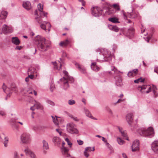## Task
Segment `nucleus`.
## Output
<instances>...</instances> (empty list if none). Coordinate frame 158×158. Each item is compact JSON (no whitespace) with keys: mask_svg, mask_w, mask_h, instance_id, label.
<instances>
[{"mask_svg":"<svg viewBox=\"0 0 158 158\" xmlns=\"http://www.w3.org/2000/svg\"><path fill=\"white\" fill-rule=\"evenodd\" d=\"M35 40L38 42V48L40 51L45 52L49 49L50 45L46 41L44 38L38 36L36 37Z\"/></svg>","mask_w":158,"mask_h":158,"instance_id":"f257e3e1","label":"nucleus"},{"mask_svg":"<svg viewBox=\"0 0 158 158\" xmlns=\"http://www.w3.org/2000/svg\"><path fill=\"white\" fill-rule=\"evenodd\" d=\"M139 133L140 135L145 137H152L154 135V129L151 127H149L147 129H142Z\"/></svg>","mask_w":158,"mask_h":158,"instance_id":"f03ea898","label":"nucleus"},{"mask_svg":"<svg viewBox=\"0 0 158 158\" xmlns=\"http://www.w3.org/2000/svg\"><path fill=\"white\" fill-rule=\"evenodd\" d=\"M63 73L65 75L63 79H60V80L63 81L64 85V88L67 89L68 87V83H72L74 81V79L72 77L68 75V73L65 71H63Z\"/></svg>","mask_w":158,"mask_h":158,"instance_id":"7ed1b4c3","label":"nucleus"},{"mask_svg":"<svg viewBox=\"0 0 158 158\" xmlns=\"http://www.w3.org/2000/svg\"><path fill=\"white\" fill-rule=\"evenodd\" d=\"M97 51H100L102 53V55L104 56L105 61H109L111 60L110 57L111 56L110 52L107 49H101L98 48L97 50Z\"/></svg>","mask_w":158,"mask_h":158,"instance_id":"20e7f679","label":"nucleus"},{"mask_svg":"<svg viewBox=\"0 0 158 158\" xmlns=\"http://www.w3.org/2000/svg\"><path fill=\"white\" fill-rule=\"evenodd\" d=\"M20 139L23 143L26 144H28L31 141L30 135L28 133H23L21 136Z\"/></svg>","mask_w":158,"mask_h":158,"instance_id":"39448f33","label":"nucleus"},{"mask_svg":"<svg viewBox=\"0 0 158 158\" xmlns=\"http://www.w3.org/2000/svg\"><path fill=\"white\" fill-rule=\"evenodd\" d=\"M75 127V125L73 123H69L67 125V130L71 134H77L78 131Z\"/></svg>","mask_w":158,"mask_h":158,"instance_id":"423d86ee","label":"nucleus"},{"mask_svg":"<svg viewBox=\"0 0 158 158\" xmlns=\"http://www.w3.org/2000/svg\"><path fill=\"white\" fill-rule=\"evenodd\" d=\"M67 56V54L66 52H63L62 56V59H60V60L61 62L60 61H58L57 62H55L52 63L54 65V68H55V69L58 70H60L61 69L62 63L63 62V58L64 57H66Z\"/></svg>","mask_w":158,"mask_h":158,"instance_id":"0eeeda50","label":"nucleus"},{"mask_svg":"<svg viewBox=\"0 0 158 158\" xmlns=\"http://www.w3.org/2000/svg\"><path fill=\"white\" fill-rule=\"evenodd\" d=\"M141 26L142 27L141 28V29L142 33H143L146 31V34H145L144 35H149V36L147 38V42H148L150 39L151 38V37L152 35L154 29V28H152L151 29H147L146 30L145 28H144L143 25L142 24Z\"/></svg>","mask_w":158,"mask_h":158,"instance_id":"6e6552de","label":"nucleus"},{"mask_svg":"<svg viewBox=\"0 0 158 158\" xmlns=\"http://www.w3.org/2000/svg\"><path fill=\"white\" fill-rule=\"evenodd\" d=\"M41 20H39L38 22L40 24V26L41 28L47 31L46 30H48L49 32L50 30V27L51 26L50 23L47 21H40Z\"/></svg>","mask_w":158,"mask_h":158,"instance_id":"1a4fd4ad","label":"nucleus"},{"mask_svg":"<svg viewBox=\"0 0 158 158\" xmlns=\"http://www.w3.org/2000/svg\"><path fill=\"white\" fill-rule=\"evenodd\" d=\"M138 89L142 93L148 94L152 90V87L149 85H143L138 87Z\"/></svg>","mask_w":158,"mask_h":158,"instance_id":"9d476101","label":"nucleus"},{"mask_svg":"<svg viewBox=\"0 0 158 158\" xmlns=\"http://www.w3.org/2000/svg\"><path fill=\"white\" fill-rule=\"evenodd\" d=\"M91 10L92 15L96 17L100 16L103 11V10H101L99 8L96 7H92Z\"/></svg>","mask_w":158,"mask_h":158,"instance_id":"9b49d317","label":"nucleus"},{"mask_svg":"<svg viewBox=\"0 0 158 158\" xmlns=\"http://www.w3.org/2000/svg\"><path fill=\"white\" fill-rule=\"evenodd\" d=\"M13 31V30L10 27L8 26H7L4 25L1 30L0 29V34H2V33L4 34L9 33H11Z\"/></svg>","mask_w":158,"mask_h":158,"instance_id":"f8f14e48","label":"nucleus"},{"mask_svg":"<svg viewBox=\"0 0 158 158\" xmlns=\"http://www.w3.org/2000/svg\"><path fill=\"white\" fill-rule=\"evenodd\" d=\"M33 102L34 105L33 106H32L31 107L30 109L31 110H35V107L37 109L42 110L43 109V106L39 102L34 100L33 101Z\"/></svg>","mask_w":158,"mask_h":158,"instance_id":"ddd939ff","label":"nucleus"},{"mask_svg":"<svg viewBox=\"0 0 158 158\" xmlns=\"http://www.w3.org/2000/svg\"><path fill=\"white\" fill-rule=\"evenodd\" d=\"M24 152L27 155H29L31 158H36L34 153L28 147H27L24 150Z\"/></svg>","mask_w":158,"mask_h":158,"instance_id":"4468645a","label":"nucleus"},{"mask_svg":"<svg viewBox=\"0 0 158 158\" xmlns=\"http://www.w3.org/2000/svg\"><path fill=\"white\" fill-rule=\"evenodd\" d=\"M52 117L54 123L56 125L60 124L63 122L62 119L60 117L56 116H52Z\"/></svg>","mask_w":158,"mask_h":158,"instance_id":"2eb2a0df","label":"nucleus"},{"mask_svg":"<svg viewBox=\"0 0 158 158\" xmlns=\"http://www.w3.org/2000/svg\"><path fill=\"white\" fill-rule=\"evenodd\" d=\"M139 142L138 140L134 141L132 146V149L133 152L138 151L139 149Z\"/></svg>","mask_w":158,"mask_h":158,"instance_id":"dca6fc26","label":"nucleus"},{"mask_svg":"<svg viewBox=\"0 0 158 158\" xmlns=\"http://www.w3.org/2000/svg\"><path fill=\"white\" fill-rule=\"evenodd\" d=\"M0 139L1 141H3L4 146L7 147L9 141L8 138L3 133H2L0 134Z\"/></svg>","mask_w":158,"mask_h":158,"instance_id":"f3484780","label":"nucleus"},{"mask_svg":"<svg viewBox=\"0 0 158 158\" xmlns=\"http://www.w3.org/2000/svg\"><path fill=\"white\" fill-rule=\"evenodd\" d=\"M133 114L132 113H128L126 117V120L130 125H131L133 122Z\"/></svg>","mask_w":158,"mask_h":158,"instance_id":"a211bd4d","label":"nucleus"},{"mask_svg":"<svg viewBox=\"0 0 158 158\" xmlns=\"http://www.w3.org/2000/svg\"><path fill=\"white\" fill-rule=\"evenodd\" d=\"M95 150L94 147L92 148L88 147L85 148V150L84 152V155L86 157H88L89 156V152L91 151H94Z\"/></svg>","mask_w":158,"mask_h":158,"instance_id":"6ab92c4d","label":"nucleus"},{"mask_svg":"<svg viewBox=\"0 0 158 158\" xmlns=\"http://www.w3.org/2000/svg\"><path fill=\"white\" fill-rule=\"evenodd\" d=\"M114 78L115 80V83L117 85L121 86L123 85L122 79L120 75H118L115 76Z\"/></svg>","mask_w":158,"mask_h":158,"instance_id":"aec40b11","label":"nucleus"},{"mask_svg":"<svg viewBox=\"0 0 158 158\" xmlns=\"http://www.w3.org/2000/svg\"><path fill=\"white\" fill-rule=\"evenodd\" d=\"M134 33V29L133 28H131L128 29L125 32L126 36L129 37L130 38L132 37Z\"/></svg>","mask_w":158,"mask_h":158,"instance_id":"412c9836","label":"nucleus"},{"mask_svg":"<svg viewBox=\"0 0 158 158\" xmlns=\"http://www.w3.org/2000/svg\"><path fill=\"white\" fill-rule=\"evenodd\" d=\"M152 148L154 152L158 153V141H155L152 143Z\"/></svg>","mask_w":158,"mask_h":158,"instance_id":"4be33fe9","label":"nucleus"},{"mask_svg":"<svg viewBox=\"0 0 158 158\" xmlns=\"http://www.w3.org/2000/svg\"><path fill=\"white\" fill-rule=\"evenodd\" d=\"M20 150L15 151L13 153V158H21L20 156H23L24 155L23 153H20Z\"/></svg>","mask_w":158,"mask_h":158,"instance_id":"5701e85b","label":"nucleus"},{"mask_svg":"<svg viewBox=\"0 0 158 158\" xmlns=\"http://www.w3.org/2000/svg\"><path fill=\"white\" fill-rule=\"evenodd\" d=\"M131 12L128 13L127 17L131 19H134L137 16V14L134 11V9L131 8Z\"/></svg>","mask_w":158,"mask_h":158,"instance_id":"b1692460","label":"nucleus"},{"mask_svg":"<svg viewBox=\"0 0 158 158\" xmlns=\"http://www.w3.org/2000/svg\"><path fill=\"white\" fill-rule=\"evenodd\" d=\"M23 6L24 8L27 10H30L31 8V4L30 2L28 1L23 2Z\"/></svg>","mask_w":158,"mask_h":158,"instance_id":"393cba45","label":"nucleus"},{"mask_svg":"<svg viewBox=\"0 0 158 158\" xmlns=\"http://www.w3.org/2000/svg\"><path fill=\"white\" fill-rule=\"evenodd\" d=\"M138 69H135L129 72L128 73L127 75L129 77H132L136 75L138 73Z\"/></svg>","mask_w":158,"mask_h":158,"instance_id":"a878e982","label":"nucleus"},{"mask_svg":"<svg viewBox=\"0 0 158 158\" xmlns=\"http://www.w3.org/2000/svg\"><path fill=\"white\" fill-rule=\"evenodd\" d=\"M76 65L80 71L82 73H86V70L85 68L82 65H81L78 63L76 64Z\"/></svg>","mask_w":158,"mask_h":158,"instance_id":"bb28decb","label":"nucleus"},{"mask_svg":"<svg viewBox=\"0 0 158 158\" xmlns=\"http://www.w3.org/2000/svg\"><path fill=\"white\" fill-rule=\"evenodd\" d=\"M11 42L14 44L15 45H19L20 43V41L17 37H13L11 38Z\"/></svg>","mask_w":158,"mask_h":158,"instance_id":"cd10ccee","label":"nucleus"},{"mask_svg":"<svg viewBox=\"0 0 158 158\" xmlns=\"http://www.w3.org/2000/svg\"><path fill=\"white\" fill-rule=\"evenodd\" d=\"M36 71L35 68L33 66H31L28 69L27 74H34L36 73Z\"/></svg>","mask_w":158,"mask_h":158,"instance_id":"c85d7f7f","label":"nucleus"},{"mask_svg":"<svg viewBox=\"0 0 158 158\" xmlns=\"http://www.w3.org/2000/svg\"><path fill=\"white\" fill-rule=\"evenodd\" d=\"M84 110L85 113V114L89 118L94 119H97L96 118H95L92 116L91 113H90V112H89L88 110L87 109L85 108H84Z\"/></svg>","mask_w":158,"mask_h":158,"instance_id":"c756f323","label":"nucleus"},{"mask_svg":"<svg viewBox=\"0 0 158 158\" xmlns=\"http://www.w3.org/2000/svg\"><path fill=\"white\" fill-rule=\"evenodd\" d=\"M111 6L107 3H106L105 5H104L103 8L105 9L108 10V11H106L105 12V14L106 15H109L110 14V12L109 10V9Z\"/></svg>","mask_w":158,"mask_h":158,"instance_id":"7c9ffc66","label":"nucleus"},{"mask_svg":"<svg viewBox=\"0 0 158 158\" xmlns=\"http://www.w3.org/2000/svg\"><path fill=\"white\" fill-rule=\"evenodd\" d=\"M53 141L55 144L56 145H59L60 143V139L58 137L55 136L53 138Z\"/></svg>","mask_w":158,"mask_h":158,"instance_id":"2f4dec72","label":"nucleus"},{"mask_svg":"<svg viewBox=\"0 0 158 158\" xmlns=\"http://www.w3.org/2000/svg\"><path fill=\"white\" fill-rule=\"evenodd\" d=\"M61 149L63 154L65 155L67 157L69 156V155L68 153L69 150L67 148L63 147L61 148Z\"/></svg>","mask_w":158,"mask_h":158,"instance_id":"473e14b6","label":"nucleus"},{"mask_svg":"<svg viewBox=\"0 0 158 158\" xmlns=\"http://www.w3.org/2000/svg\"><path fill=\"white\" fill-rule=\"evenodd\" d=\"M91 68L94 71H98L99 69V68L96 64V63H93L91 65Z\"/></svg>","mask_w":158,"mask_h":158,"instance_id":"72a5a7b5","label":"nucleus"},{"mask_svg":"<svg viewBox=\"0 0 158 158\" xmlns=\"http://www.w3.org/2000/svg\"><path fill=\"white\" fill-rule=\"evenodd\" d=\"M8 13L6 11H2L1 12V15H0V19H5L6 18Z\"/></svg>","mask_w":158,"mask_h":158,"instance_id":"f704fd0d","label":"nucleus"},{"mask_svg":"<svg viewBox=\"0 0 158 158\" xmlns=\"http://www.w3.org/2000/svg\"><path fill=\"white\" fill-rule=\"evenodd\" d=\"M108 27L110 29L116 32H117L119 30V29L116 26H113L112 25H109Z\"/></svg>","mask_w":158,"mask_h":158,"instance_id":"c9c22d12","label":"nucleus"},{"mask_svg":"<svg viewBox=\"0 0 158 158\" xmlns=\"http://www.w3.org/2000/svg\"><path fill=\"white\" fill-rule=\"evenodd\" d=\"M118 129L119 131L121 133L122 136L123 137H126L127 136V133L125 131H124L122 128L120 127H118Z\"/></svg>","mask_w":158,"mask_h":158,"instance_id":"e433bc0d","label":"nucleus"},{"mask_svg":"<svg viewBox=\"0 0 158 158\" xmlns=\"http://www.w3.org/2000/svg\"><path fill=\"white\" fill-rule=\"evenodd\" d=\"M69 43V41L68 40H66L64 41L61 42L60 43V45L61 46L65 47L67 46Z\"/></svg>","mask_w":158,"mask_h":158,"instance_id":"4c0bfd02","label":"nucleus"},{"mask_svg":"<svg viewBox=\"0 0 158 158\" xmlns=\"http://www.w3.org/2000/svg\"><path fill=\"white\" fill-rule=\"evenodd\" d=\"M43 148L44 149H48L49 147L48 143L45 140H43Z\"/></svg>","mask_w":158,"mask_h":158,"instance_id":"58836bf2","label":"nucleus"},{"mask_svg":"<svg viewBox=\"0 0 158 158\" xmlns=\"http://www.w3.org/2000/svg\"><path fill=\"white\" fill-rule=\"evenodd\" d=\"M117 141L118 143L120 145H123L125 143V141L119 137L117 138Z\"/></svg>","mask_w":158,"mask_h":158,"instance_id":"ea45409f","label":"nucleus"},{"mask_svg":"<svg viewBox=\"0 0 158 158\" xmlns=\"http://www.w3.org/2000/svg\"><path fill=\"white\" fill-rule=\"evenodd\" d=\"M152 89L154 94L155 97H156L158 96V94L156 92V87L154 85H152Z\"/></svg>","mask_w":158,"mask_h":158,"instance_id":"a19ab883","label":"nucleus"},{"mask_svg":"<svg viewBox=\"0 0 158 158\" xmlns=\"http://www.w3.org/2000/svg\"><path fill=\"white\" fill-rule=\"evenodd\" d=\"M28 93L29 94H33L34 93V94L36 96L37 94V92L35 90H32V89H30L27 91Z\"/></svg>","mask_w":158,"mask_h":158,"instance_id":"79ce46f5","label":"nucleus"},{"mask_svg":"<svg viewBox=\"0 0 158 158\" xmlns=\"http://www.w3.org/2000/svg\"><path fill=\"white\" fill-rule=\"evenodd\" d=\"M144 79H143L142 78H139L136 80H135L134 81V82L136 83H138L139 82H144Z\"/></svg>","mask_w":158,"mask_h":158,"instance_id":"37998d69","label":"nucleus"},{"mask_svg":"<svg viewBox=\"0 0 158 158\" xmlns=\"http://www.w3.org/2000/svg\"><path fill=\"white\" fill-rule=\"evenodd\" d=\"M11 90L13 91L16 92L17 91V89L16 88V87L15 85L14 84H12L11 86Z\"/></svg>","mask_w":158,"mask_h":158,"instance_id":"c03bdc74","label":"nucleus"},{"mask_svg":"<svg viewBox=\"0 0 158 158\" xmlns=\"http://www.w3.org/2000/svg\"><path fill=\"white\" fill-rule=\"evenodd\" d=\"M65 140L67 142L68 145L70 147H71L72 145V143L70 141L68 138H65Z\"/></svg>","mask_w":158,"mask_h":158,"instance_id":"a18cd8bd","label":"nucleus"},{"mask_svg":"<svg viewBox=\"0 0 158 158\" xmlns=\"http://www.w3.org/2000/svg\"><path fill=\"white\" fill-rule=\"evenodd\" d=\"M38 8L39 11L41 12L42 11L43 9V6H42L40 3H39L38 5Z\"/></svg>","mask_w":158,"mask_h":158,"instance_id":"49530a36","label":"nucleus"},{"mask_svg":"<svg viewBox=\"0 0 158 158\" xmlns=\"http://www.w3.org/2000/svg\"><path fill=\"white\" fill-rule=\"evenodd\" d=\"M2 89L6 93L8 91V90H9L10 89L9 88H7L6 86L4 84L2 86Z\"/></svg>","mask_w":158,"mask_h":158,"instance_id":"de8ad7c7","label":"nucleus"},{"mask_svg":"<svg viewBox=\"0 0 158 158\" xmlns=\"http://www.w3.org/2000/svg\"><path fill=\"white\" fill-rule=\"evenodd\" d=\"M69 116L75 121H79V120L77 118V117L74 116L70 114L69 115Z\"/></svg>","mask_w":158,"mask_h":158,"instance_id":"09e8293b","label":"nucleus"},{"mask_svg":"<svg viewBox=\"0 0 158 158\" xmlns=\"http://www.w3.org/2000/svg\"><path fill=\"white\" fill-rule=\"evenodd\" d=\"M28 77L31 79H33L36 78V77L35 76V75L34 74H28Z\"/></svg>","mask_w":158,"mask_h":158,"instance_id":"8fccbe9b","label":"nucleus"},{"mask_svg":"<svg viewBox=\"0 0 158 158\" xmlns=\"http://www.w3.org/2000/svg\"><path fill=\"white\" fill-rule=\"evenodd\" d=\"M55 89L54 84L52 83L50 86V90L51 91H52Z\"/></svg>","mask_w":158,"mask_h":158,"instance_id":"3c124183","label":"nucleus"},{"mask_svg":"<svg viewBox=\"0 0 158 158\" xmlns=\"http://www.w3.org/2000/svg\"><path fill=\"white\" fill-rule=\"evenodd\" d=\"M112 6L114 7V8L115 9L117 10H119L120 8L119 7V6L117 4H113Z\"/></svg>","mask_w":158,"mask_h":158,"instance_id":"603ef678","label":"nucleus"},{"mask_svg":"<svg viewBox=\"0 0 158 158\" xmlns=\"http://www.w3.org/2000/svg\"><path fill=\"white\" fill-rule=\"evenodd\" d=\"M111 70L112 71H114L115 73H117L118 72L117 69L114 66L112 67Z\"/></svg>","mask_w":158,"mask_h":158,"instance_id":"864d4df0","label":"nucleus"},{"mask_svg":"<svg viewBox=\"0 0 158 158\" xmlns=\"http://www.w3.org/2000/svg\"><path fill=\"white\" fill-rule=\"evenodd\" d=\"M68 103L69 105H72L74 104L75 102L73 100H69L68 101Z\"/></svg>","mask_w":158,"mask_h":158,"instance_id":"5fc2aeb1","label":"nucleus"},{"mask_svg":"<svg viewBox=\"0 0 158 158\" xmlns=\"http://www.w3.org/2000/svg\"><path fill=\"white\" fill-rule=\"evenodd\" d=\"M0 115L2 116H4L6 114L3 111L0 110Z\"/></svg>","mask_w":158,"mask_h":158,"instance_id":"6e6d98bb","label":"nucleus"},{"mask_svg":"<svg viewBox=\"0 0 158 158\" xmlns=\"http://www.w3.org/2000/svg\"><path fill=\"white\" fill-rule=\"evenodd\" d=\"M47 102L49 104L51 105L52 106H53L55 105V103L54 102H52V101H48Z\"/></svg>","mask_w":158,"mask_h":158,"instance_id":"4d7b16f0","label":"nucleus"},{"mask_svg":"<svg viewBox=\"0 0 158 158\" xmlns=\"http://www.w3.org/2000/svg\"><path fill=\"white\" fill-rule=\"evenodd\" d=\"M77 142L79 145H81L83 143V142L82 141L80 140H77Z\"/></svg>","mask_w":158,"mask_h":158,"instance_id":"13d9d810","label":"nucleus"},{"mask_svg":"<svg viewBox=\"0 0 158 158\" xmlns=\"http://www.w3.org/2000/svg\"><path fill=\"white\" fill-rule=\"evenodd\" d=\"M56 131L60 135H62V134H61L62 132L60 129H56Z\"/></svg>","mask_w":158,"mask_h":158,"instance_id":"bf43d9fd","label":"nucleus"},{"mask_svg":"<svg viewBox=\"0 0 158 158\" xmlns=\"http://www.w3.org/2000/svg\"><path fill=\"white\" fill-rule=\"evenodd\" d=\"M122 13L123 16H124V19L125 20L127 19V16L125 14L123 11H122Z\"/></svg>","mask_w":158,"mask_h":158,"instance_id":"052dcab7","label":"nucleus"},{"mask_svg":"<svg viewBox=\"0 0 158 158\" xmlns=\"http://www.w3.org/2000/svg\"><path fill=\"white\" fill-rule=\"evenodd\" d=\"M78 0L79 2H81L82 5L83 6H84L85 5V2L84 1V0Z\"/></svg>","mask_w":158,"mask_h":158,"instance_id":"680f3d73","label":"nucleus"},{"mask_svg":"<svg viewBox=\"0 0 158 158\" xmlns=\"http://www.w3.org/2000/svg\"><path fill=\"white\" fill-rule=\"evenodd\" d=\"M22 48V47L21 46H17L15 48L16 50H20Z\"/></svg>","mask_w":158,"mask_h":158,"instance_id":"e2e57ef3","label":"nucleus"},{"mask_svg":"<svg viewBox=\"0 0 158 158\" xmlns=\"http://www.w3.org/2000/svg\"><path fill=\"white\" fill-rule=\"evenodd\" d=\"M111 21L112 23H118L120 22L118 21V20H110Z\"/></svg>","mask_w":158,"mask_h":158,"instance_id":"0e129e2a","label":"nucleus"},{"mask_svg":"<svg viewBox=\"0 0 158 158\" xmlns=\"http://www.w3.org/2000/svg\"><path fill=\"white\" fill-rule=\"evenodd\" d=\"M106 110L110 112V113L111 114H112V111H111V109L109 108V107H106Z\"/></svg>","mask_w":158,"mask_h":158,"instance_id":"69168bd1","label":"nucleus"},{"mask_svg":"<svg viewBox=\"0 0 158 158\" xmlns=\"http://www.w3.org/2000/svg\"><path fill=\"white\" fill-rule=\"evenodd\" d=\"M154 72L158 74V67H156L155 68Z\"/></svg>","mask_w":158,"mask_h":158,"instance_id":"338daca9","label":"nucleus"},{"mask_svg":"<svg viewBox=\"0 0 158 158\" xmlns=\"http://www.w3.org/2000/svg\"><path fill=\"white\" fill-rule=\"evenodd\" d=\"M102 140L104 142H106L107 141V140L103 137H102Z\"/></svg>","mask_w":158,"mask_h":158,"instance_id":"774afa93","label":"nucleus"}]
</instances>
